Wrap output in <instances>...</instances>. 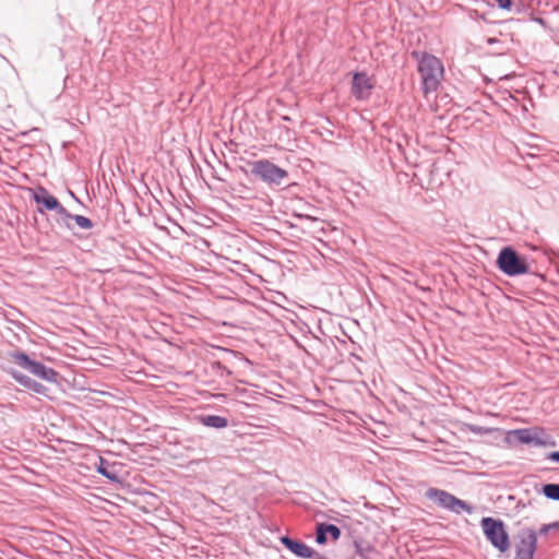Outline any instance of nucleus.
Here are the masks:
<instances>
[{
    "instance_id": "f257e3e1",
    "label": "nucleus",
    "mask_w": 559,
    "mask_h": 559,
    "mask_svg": "<svg viewBox=\"0 0 559 559\" xmlns=\"http://www.w3.org/2000/svg\"><path fill=\"white\" fill-rule=\"evenodd\" d=\"M411 56L417 61V71L421 78L423 92L428 97L440 85L444 73L443 64L439 58L426 51L413 50Z\"/></svg>"
},
{
    "instance_id": "f03ea898",
    "label": "nucleus",
    "mask_w": 559,
    "mask_h": 559,
    "mask_svg": "<svg viewBox=\"0 0 559 559\" xmlns=\"http://www.w3.org/2000/svg\"><path fill=\"white\" fill-rule=\"evenodd\" d=\"M498 269L510 277L528 273V265L512 247H504L497 258Z\"/></svg>"
},
{
    "instance_id": "7ed1b4c3",
    "label": "nucleus",
    "mask_w": 559,
    "mask_h": 559,
    "mask_svg": "<svg viewBox=\"0 0 559 559\" xmlns=\"http://www.w3.org/2000/svg\"><path fill=\"white\" fill-rule=\"evenodd\" d=\"M251 175L262 180L270 187L281 186L288 177V173L270 162L269 159H259L250 163Z\"/></svg>"
},
{
    "instance_id": "20e7f679",
    "label": "nucleus",
    "mask_w": 559,
    "mask_h": 559,
    "mask_svg": "<svg viewBox=\"0 0 559 559\" xmlns=\"http://www.w3.org/2000/svg\"><path fill=\"white\" fill-rule=\"evenodd\" d=\"M10 356L15 364L35 377H38L48 382H57L59 373L55 369L49 368L39 361L33 360L24 352L15 350L12 352Z\"/></svg>"
},
{
    "instance_id": "39448f33",
    "label": "nucleus",
    "mask_w": 559,
    "mask_h": 559,
    "mask_svg": "<svg viewBox=\"0 0 559 559\" xmlns=\"http://www.w3.org/2000/svg\"><path fill=\"white\" fill-rule=\"evenodd\" d=\"M426 497L435 501L440 508L455 514H461L463 512L471 514L473 512V507L467 504L464 500H461L454 495L439 488H429L426 491Z\"/></svg>"
},
{
    "instance_id": "423d86ee",
    "label": "nucleus",
    "mask_w": 559,
    "mask_h": 559,
    "mask_svg": "<svg viewBox=\"0 0 559 559\" xmlns=\"http://www.w3.org/2000/svg\"><path fill=\"white\" fill-rule=\"evenodd\" d=\"M481 527L485 536L493 547H496L501 552H504L509 549V535L501 520H496L489 516L484 518L481 520Z\"/></svg>"
},
{
    "instance_id": "0eeeda50",
    "label": "nucleus",
    "mask_w": 559,
    "mask_h": 559,
    "mask_svg": "<svg viewBox=\"0 0 559 559\" xmlns=\"http://www.w3.org/2000/svg\"><path fill=\"white\" fill-rule=\"evenodd\" d=\"M537 542V533L534 528H521L515 536L514 559H534Z\"/></svg>"
},
{
    "instance_id": "6e6552de",
    "label": "nucleus",
    "mask_w": 559,
    "mask_h": 559,
    "mask_svg": "<svg viewBox=\"0 0 559 559\" xmlns=\"http://www.w3.org/2000/svg\"><path fill=\"white\" fill-rule=\"evenodd\" d=\"M33 200L37 204H41L47 211H55L62 217H71V213H69L68 210L60 204L58 199L50 194L44 187L38 188V190L33 195Z\"/></svg>"
},
{
    "instance_id": "1a4fd4ad",
    "label": "nucleus",
    "mask_w": 559,
    "mask_h": 559,
    "mask_svg": "<svg viewBox=\"0 0 559 559\" xmlns=\"http://www.w3.org/2000/svg\"><path fill=\"white\" fill-rule=\"evenodd\" d=\"M373 83L365 72L355 73L353 76L352 94L359 100L370 97Z\"/></svg>"
},
{
    "instance_id": "9d476101",
    "label": "nucleus",
    "mask_w": 559,
    "mask_h": 559,
    "mask_svg": "<svg viewBox=\"0 0 559 559\" xmlns=\"http://www.w3.org/2000/svg\"><path fill=\"white\" fill-rule=\"evenodd\" d=\"M514 435L519 442L524 444H534L538 447L555 445V441H549L550 437L542 438L537 431L523 428L514 430Z\"/></svg>"
},
{
    "instance_id": "9b49d317",
    "label": "nucleus",
    "mask_w": 559,
    "mask_h": 559,
    "mask_svg": "<svg viewBox=\"0 0 559 559\" xmlns=\"http://www.w3.org/2000/svg\"><path fill=\"white\" fill-rule=\"evenodd\" d=\"M326 533H330L333 540H337L342 534L340 527L334 524L319 523L316 530V542L324 545L328 540Z\"/></svg>"
},
{
    "instance_id": "f8f14e48",
    "label": "nucleus",
    "mask_w": 559,
    "mask_h": 559,
    "mask_svg": "<svg viewBox=\"0 0 559 559\" xmlns=\"http://www.w3.org/2000/svg\"><path fill=\"white\" fill-rule=\"evenodd\" d=\"M281 543L290 550L294 555H296L299 558L308 557L310 548L308 545L300 540L293 539L288 536L281 537Z\"/></svg>"
},
{
    "instance_id": "ddd939ff",
    "label": "nucleus",
    "mask_w": 559,
    "mask_h": 559,
    "mask_svg": "<svg viewBox=\"0 0 559 559\" xmlns=\"http://www.w3.org/2000/svg\"><path fill=\"white\" fill-rule=\"evenodd\" d=\"M200 421L206 427H212L216 429H222L228 426L227 418L218 415L201 416Z\"/></svg>"
},
{
    "instance_id": "4468645a",
    "label": "nucleus",
    "mask_w": 559,
    "mask_h": 559,
    "mask_svg": "<svg viewBox=\"0 0 559 559\" xmlns=\"http://www.w3.org/2000/svg\"><path fill=\"white\" fill-rule=\"evenodd\" d=\"M96 471L104 477L115 480L117 479V474L114 472L112 467L104 457H98V463L96 464Z\"/></svg>"
},
{
    "instance_id": "2eb2a0df",
    "label": "nucleus",
    "mask_w": 559,
    "mask_h": 559,
    "mask_svg": "<svg viewBox=\"0 0 559 559\" xmlns=\"http://www.w3.org/2000/svg\"><path fill=\"white\" fill-rule=\"evenodd\" d=\"M542 492L547 499L559 501V484H546Z\"/></svg>"
},
{
    "instance_id": "dca6fc26",
    "label": "nucleus",
    "mask_w": 559,
    "mask_h": 559,
    "mask_svg": "<svg viewBox=\"0 0 559 559\" xmlns=\"http://www.w3.org/2000/svg\"><path fill=\"white\" fill-rule=\"evenodd\" d=\"M7 372L21 385H23L24 388L27 389L28 384L31 383L32 381V378H29L28 376L13 369V368H10L7 370Z\"/></svg>"
},
{
    "instance_id": "f3484780",
    "label": "nucleus",
    "mask_w": 559,
    "mask_h": 559,
    "mask_svg": "<svg viewBox=\"0 0 559 559\" xmlns=\"http://www.w3.org/2000/svg\"><path fill=\"white\" fill-rule=\"evenodd\" d=\"M71 219H74L76 225L82 229H91L94 226V223L83 215H73L71 214Z\"/></svg>"
},
{
    "instance_id": "a211bd4d",
    "label": "nucleus",
    "mask_w": 559,
    "mask_h": 559,
    "mask_svg": "<svg viewBox=\"0 0 559 559\" xmlns=\"http://www.w3.org/2000/svg\"><path fill=\"white\" fill-rule=\"evenodd\" d=\"M467 428H468V431H471L474 435H478V436L490 435L493 431L492 428L483 427V426L473 425V424L467 425Z\"/></svg>"
},
{
    "instance_id": "6ab92c4d",
    "label": "nucleus",
    "mask_w": 559,
    "mask_h": 559,
    "mask_svg": "<svg viewBox=\"0 0 559 559\" xmlns=\"http://www.w3.org/2000/svg\"><path fill=\"white\" fill-rule=\"evenodd\" d=\"M412 144H419V142H409L406 141L404 144L402 142H396V146L399 151L405 156V158L408 160L411 159L409 150L412 148Z\"/></svg>"
},
{
    "instance_id": "aec40b11",
    "label": "nucleus",
    "mask_w": 559,
    "mask_h": 559,
    "mask_svg": "<svg viewBox=\"0 0 559 559\" xmlns=\"http://www.w3.org/2000/svg\"><path fill=\"white\" fill-rule=\"evenodd\" d=\"M27 389L33 391V392H35V393H38V394H46V392H47V388L44 384L37 382L34 379H32V381L28 384Z\"/></svg>"
},
{
    "instance_id": "412c9836",
    "label": "nucleus",
    "mask_w": 559,
    "mask_h": 559,
    "mask_svg": "<svg viewBox=\"0 0 559 559\" xmlns=\"http://www.w3.org/2000/svg\"><path fill=\"white\" fill-rule=\"evenodd\" d=\"M491 5H497L499 9L510 10L512 7L511 0H487Z\"/></svg>"
},
{
    "instance_id": "4be33fe9",
    "label": "nucleus",
    "mask_w": 559,
    "mask_h": 559,
    "mask_svg": "<svg viewBox=\"0 0 559 559\" xmlns=\"http://www.w3.org/2000/svg\"><path fill=\"white\" fill-rule=\"evenodd\" d=\"M524 144L527 146L528 151L525 153L530 156H536V152L539 151L538 145L536 144H528L527 142H524Z\"/></svg>"
},
{
    "instance_id": "5701e85b",
    "label": "nucleus",
    "mask_w": 559,
    "mask_h": 559,
    "mask_svg": "<svg viewBox=\"0 0 559 559\" xmlns=\"http://www.w3.org/2000/svg\"><path fill=\"white\" fill-rule=\"evenodd\" d=\"M306 559H328L325 556L321 555L320 552L316 551L314 549L310 548L308 557Z\"/></svg>"
},
{
    "instance_id": "b1692460",
    "label": "nucleus",
    "mask_w": 559,
    "mask_h": 559,
    "mask_svg": "<svg viewBox=\"0 0 559 559\" xmlns=\"http://www.w3.org/2000/svg\"><path fill=\"white\" fill-rule=\"evenodd\" d=\"M546 459L559 463V451L550 452L549 454H547Z\"/></svg>"
},
{
    "instance_id": "393cba45",
    "label": "nucleus",
    "mask_w": 559,
    "mask_h": 559,
    "mask_svg": "<svg viewBox=\"0 0 559 559\" xmlns=\"http://www.w3.org/2000/svg\"><path fill=\"white\" fill-rule=\"evenodd\" d=\"M550 531H551V526H550V524H544V525L539 528L538 534H539V535H546V534H548Z\"/></svg>"
},
{
    "instance_id": "a878e982",
    "label": "nucleus",
    "mask_w": 559,
    "mask_h": 559,
    "mask_svg": "<svg viewBox=\"0 0 559 559\" xmlns=\"http://www.w3.org/2000/svg\"><path fill=\"white\" fill-rule=\"evenodd\" d=\"M226 147L229 150H233L234 146L237 145V142L230 141V142H223Z\"/></svg>"
},
{
    "instance_id": "bb28decb",
    "label": "nucleus",
    "mask_w": 559,
    "mask_h": 559,
    "mask_svg": "<svg viewBox=\"0 0 559 559\" xmlns=\"http://www.w3.org/2000/svg\"><path fill=\"white\" fill-rule=\"evenodd\" d=\"M217 368L225 371L227 374L230 373V371L221 362H217Z\"/></svg>"
},
{
    "instance_id": "cd10ccee",
    "label": "nucleus",
    "mask_w": 559,
    "mask_h": 559,
    "mask_svg": "<svg viewBox=\"0 0 559 559\" xmlns=\"http://www.w3.org/2000/svg\"><path fill=\"white\" fill-rule=\"evenodd\" d=\"M551 526V530H559V521L549 523Z\"/></svg>"
},
{
    "instance_id": "c85d7f7f",
    "label": "nucleus",
    "mask_w": 559,
    "mask_h": 559,
    "mask_svg": "<svg viewBox=\"0 0 559 559\" xmlns=\"http://www.w3.org/2000/svg\"><path fill=\"white\" fill-rule=\"evenodd\" d=\"M207 144L210 145L211 150L214 152L215 146L213 145V142H207Z\"/></svg>"
}]
</instances>
